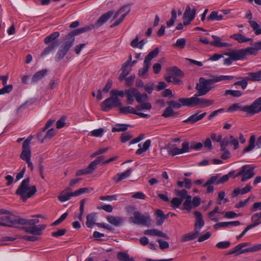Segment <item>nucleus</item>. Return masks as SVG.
<instances>
[{
    "label": "nucleus",
    "mask_w": 261,
    "mask_h": 261,
    "mask_svg": "<svg viewBox=\"0 0 261 261\" xmlns=\"http://www.w3.org/2000/svg\"><path fill=\"white\" fill-rule=\"evenodd\" d=\"M233 79L239 80L242 77H234L231 75L215 76L212 79L207 80L204 77H200L199 83H197L196 86V89L198 91L195 94V96H203L207 94L213 88L211 85L214 83L224 80H231Z\"/></svg>",
    "instance_id": "f257e3e1"
},
{
    "label": "nucleus",
    "mask_w": 261,
    "mask_h": 261,
    "mask_svg": "<svg viewBox=\"0 0 261 261\" xmlns=\"http://www.w3.org/2000/svg\"><path fill=\"white\" fill-rule=\"evenodd\" d=\"M239 109L250 116L261 112V96L255 100L251 105L242 106L240 103H233L228 109L227 112H233Z\"/></svg>",
    "instance_id": "f03ea898"
},
{
    "label": "nucleus",
    "mask_w": 261,
    "mask_h": 261,
    "mask_svg": "<svg viewBox=\"0 0 261 261\" xmlns=\"http://www.w3.org/2000/svg\"><path fill=\"white\" fill-rule=\"evenodd\" d=\"M24 218L15 215L13 212L6 210V213L0 216V226L17 227L18 225L25 223Z\"/></svg>",
    "instance_id": "7ed1b4c3"
},
{
    "label": "nucleus",
    "mask_w": 261,
    "mask_h": 261,
    "mask_svg": "<svg viewBox=\"0 0 261 261\" xmlns=\"http://www.w3.org/2000/svg\"><path fill=\"white\" fill-rule=\"evenodd\" d=\"M30 181L29 177L24 179L15 192V194L19 195L23 201H25L37 192L35 186L29 187Z\"/></svg>",
    "instance_id": "20e7f679"
},
{
    "label": "nucleus",
    "mask_w": 261,
    "mask_h": 261,
    "mask_svg": "<svg viewBox=\"0 0 261 261\" xmlns=\"http://www.w3.org/2000/svg\"><path fill=\"white\" fill-rule=\"evenodd\" d=\"M24 220L26 222H25V223L21 224V225H28L29 226L23 227V230L25 232L33 235H41L42 231L46 227V225L45 224L36 225V224L39 222V220L38 219H24Z\"/></svg>",
    "instance_id": "39448f33"
},
{
    "label": "nucleus",
    "mask_w": 261,
    "mask_h": 261,
    "mask_svg": "<svg viewBox=\"0 0 261 261\" xmlns=\"http://www.w3.org/2000/svg\"><path fill=\"white\" fill-rule=\"evenodd\" d=\"M249 243H242L233 248L231 249L228 252V254H237V255L245 253L246 252H255L261 249V243L255 245L253 246L248 247L246 249H243L244 247L249 246Z\"/></svg>",
    "instance_id": "423d86ee"
},
{
    "label": "nucleus",
    "mask_w": 261,
    "mask_h": 261,
    "mask_svg": "<svg viewBox=\"0 0 261 261\" xmlns=\"http://www.w3.org/2000/svg\"><path fill=\"white\" fill-rule=\"evenodd\" d=\"M130 223L135 224H141L144 226H149L150 224V216L148 214L142 215L139 211H135L133 216L129 218Z\"/></svg>",
    "instance_id": "0eeeda50"
},
{
    "label": "nucleus",
    "mask_w": 261,
    "mask_h": 261,
    "mask_svg": "<svg viewBox=\"0 0 261 261\" xmlns=\"http://www.w3.org/2000/svg\"><path fill=\"white\" fill-rule=\"evenodd\" d=\"M122 106V102L118 97L111 96L105 99L100 105L101 110L103 112H108L113 107L118 108Z\"/></svg>",
    "instance_id": "6e6552de"
},
{
    "label": "nucleus",
    "mask_w": 261,
    "mask_h": 261,
    "mask_svg": "<svg viewBox=\"0 0 261 261\" xmlns=\"http://www.w3.org/2000/svg\"><path fill=\"white\" fill-rule=\"evenodd\" d=\"M199 96H192L189 98L190 107L199 106L200 108H205L213 105L214 101L211 99L200 98Z\"/></svg>",
    "instance_id": "1a4fd4ad"
},
{
    "label": "nucleus",
    "mask_w": 261,
    "mask_h": 261,
    "mask_svg": "<svg viewBox=\"0 0 261 261\" xmlns=\"http://www.w3.org/2000/svg\"><path fill=\"white\" fill-rule=\"evenodd\" d=\"M220 150H225L228 145L233 146V149L236 150L239 147V143L238 139L235 138L232 135L229 137H225L220 142Z\"/></svg>",
    "instance_id": "9d476101"
},
{
    "label": "nucleus",
    "mask_w": 261,
    "mask_h": 261,
    "mask_svg": "<svg viewBox=\"0 0 261 261\" xmlns=\"http://www.w3.org/2000/svg\"><path fill=\"white\" fill-rule=\"evenodd\" d=\"M136 108L130 106L119 107V112L120 114L127 115L128 114H135L141 118H149L150 115L144 114L141 112H138Z\"/></svg>",
    "instance_id": "9b49d317"
},
{
    "label": "nucleus",
    "mask_w": 261,
    "mask_h": 261,
    "mask_svg": "<svg viewBox=\"0 0 261 261\" xmlns=\"http://www.w3.org/2000/svg\"><path fill=\"white\" fill-rule=\"evenodd\" d=\"M167 104L172 109H179L182 106L190 107L189 98H180L178 99L177 101L171 100L167 102Z\"/></svg>",
    "instance_id": "f8f14e48"
},
{
    "label": "nucleus",
    "mask_w": 261,
    "mask_h": 261,
    "mask_svg": "<svg viewBox=\"0 0 261 261\" xmlns=\"http://www.w3.org/2000/svg\"><path fill=\"white\" fill-rule=\"evenodd\" d=\"M130 11V8L128 6H124L123 7H122L114 15V18H116L119 14L122 13V12H125L123 14H122L121 16V17L118 18L117 20L115 21V22L113 23L111 27L113 28L114 27H116L118 25H119L124 19V18L125 17V16L128 14V13Z\"/></svg>",
    "instance_id": "ddd939ff"
},
{
    "label": "nucleus",
    "mask_w": 261,
    "mask_h": 261,
    "mask_svg": "<svg viewBox=\"0 0 261 261\" xmlns=\"http://www.w3.org/2000/svg\"><path fill=\"white\" fill-rule=\"evenodd\" d=\"M243 169L244 170L243 177H242L241 181H245L251 178L254 176V168L250 165H245L243 166Z\"/></svg>",
    "instance_id": "4468645a"
},
{
    "label": "nucleus",
    "mask_w": 261,
    "mask_h": 261,
    "mask_svg": "<svg viewBox=\"0 0 261 261\" xmlns=\"http://www.w3.org/2000/svg\"><path fill=\"white\" fill-rule=\"evenodd\" d=\"M194 214L196 217L194 224V231H198V232L199 233L200 229L204 225V221L203 219L202 214L200 212L195 211Z\"/></svg>",
    "instance_id": "2eb2a0df"
},
{
    "label": "nucleus",
    "mask_w": 261,
    "mask_h": 261,
    "mask_svg": "<svg viewBox=\"0 0 261 261\" xmlns=\"http://www.w3.org/2000/svg\"><path fill=\"white\" fill-rule=\"evenodd\" d=\"M225 55L231 58L234 61L242 60L245 59L244 50L243 49L232 50L226 53Z\"/></svg>",
    "instance_id": "dca6fc26"
},
{
    "label": "nucleus",
    "mask_w": 261,
    "mask_h": 261,
    "mask_svg": "<svg viewBox=\"0 0 261 261\" xmlns=\"http://www.w3.org/2000/svg\"><path fill=\"white\" fill-rule=\"evenodd\" d=\"M206 115V113L204 112L201 114L195 113L192 115L187 119L183 121V122L186 123L194 124L197 121L202 119Z\"/></svg>",
    "instance_id": "f3484780"
},
{
    "label": "nucleus",
    "mask_w": 261,
    "mask_h": 261,
    "mask_svg": "<svg viewBox=\"0 0 261 261\" xmlns=\"http://www.w3.org/2000/svg\"><path fill=\"white\" fill-rule=\"evenodd\" d=\"M113 14V12L112 11H109L102 15H101L99 19L97 20V22L94 25H92L94 26V28L95 27L98 28L101 25H102L109 19H110L111 16Z\"/></svg>",
    "instance_id": "a211bd4d"
},
{
    "label": "nucleus",
    "mask_w": 261,
    "mask_h": 261,
    "mask_svg": "<svg viewBox=\"0 0 261 261\" xmlns=\"http://www.w3.org/2000/svg\"><path fill=\"white\" fill-rule=\"evenodd\" d=\"M94 29V26L92 25H89L86 26L82 28H79L77 29H76L73 31L70 32L67 35L70 37V38L72 39H75V36H77L78 35H80V34L89 31L91 30L92 29Z\"/></svg>",
    "instance_id": "6ab92c4d"
},
{
    "label": "nucleus",
    "mask_w": 261,
    "mask_h": 261,
    "mask_svg": "<svg viewBox=\"0 0 261 261\" xmlns=\"http://www.w3.org/2000/svg\"><path fill=\"white\" fill-rule=\"evenodd\" d=\"M136 92L137 89L136 88H131L128 90H125V93L126 95L127 100L126 103L127 105H132L134 99V97L136 98Z\"/></svg>",
    "instance_id": "aec40b11"
},
{
    "label": "nucleus",
    "mask_w": 261,
    "mask_h": 261,
    "mask_svg": "<svg viewBox=\"0 0 261 261\" xmlns=\"http://www.w3.org/2000/svg\"><path fill=\"white\" fill-rule=\"evenodd\" d=\"M132 171L133 169L132 168H129L123 172L121 173H117L115 176L113 177V180L117 183L119 182L122 180L129 176Z\"/></svg>",
    "instance_id": "412c9836"
},
{
    "label": "nucleus",
    "mask_w": 261,
    "mask_h": 261,
    "mask_svg": "<svg viewBox=\"0 0 261 261\" xmlns=\"http://www.w3.org/2000/svg\"><path fill=\"white\" fill-rule=\"evenodd\" d=\"M196 13V8H193L192 10H191L190 6H187L184 13L183 19H190V20H193L195 17Z\"/></svg>",
    "instance_id": "4be33fe9"
},
{
    "label": "nucleus",
    "mask_w": 261,
    "mask_h": 261,
    "mask_svg": "<svg viewBox=\"0 0 261 261\" xmlns=\"http://www.w3.org/2000/svg\"><path fill=\"white\" fill-rule=\"evenodd\" d=\"M212 37L213 39V41L211 42V45L218 47H230L231 45L228 43H222L221 42V39L216 35H212Z\"/></svg>",
    "instance_id": "5701e85b"
},
{
    "label": "nucleus",
    "mask_w": 261,
    "mask_h": 261,
    "mask_svg": "<svg viewBox=\"0 0 261 261\" xmlns=\"http://www.w3.org/2000/svg\"><path fill=\"white\" fill-rule=\"evenodd\" d=\"M144 234L149 236H155L160 237L164 238L166 239H169L168 236L166 233H164L163 231L161 230L155 229L146 230L144 232Z\"/></svg>",
    "instance_id": "b1692460"
},
{
    "label": "nucleus",
    "mask_w": 261,
    "mask_h": 261,
    "mask_svg": "<svg viewBox=\"0 0 261 261\" xmlns=\"http://www.w3.org/2000/svg\"><path fill=\"white\" fill-rule=\"evenodd\" d=\"M48 70L44 69L38 71L34 74L32 79V83H37L44 77L47 73Z\"/></svg>",
    "instance_id": "393cba45"
},
{
    "label": "nucleus",
    "mask_w": 261,
    "mask_h": 261,
    "mask_svg": "<svg viewBox=\"0 0 261 261\" xmlns=\"http://www.w3.org/2000/svg\"><path fill=\"white\" fill-rule=\"evenodd\" d=\"M31 151L30 146H27L22 144V152L20 158L23 161L31 159Z\"/></svg>",
    "instance_id": "a878e982"
},
{
    "label": "nucleus",
    "mask_w": 261,
    "mask_h": 261,
    "mask_svg": "<svg viewBox=\"0 0 261 261\" xmlns=\"http://www.w3.org/2000/svg\"><path fill=\"white\" fill-rule=\"evenodd\" d=\"M151 141L149 139L146 140L143 145L141 144H139V148L136 150V154L137 155H140L149 149Z\"/></svg>",
    "instance_id": "bb28decb"
},
{
    "label": "nucleus",
    "mask_w": 261,
    "mask_h": 261,
    "mask_svg": "<svg viewBox=\"0 0 261 261\" xmlns=\"http://www.w3.org/2000/svg\"><path fill=\"white\" fill-rule=\"evenodd\" d=\"M156 215V224L157 225H161L167 218L164 212L161 210H157L155 213Z\"/></svg>",
    "instance_id": "cd10ccee"
},
{
    "label": "nucleus",
    "mask_w": 261,
    "mask_h": 261,
    "mask_svg": "<svg viewBox=\"0 0 261 261\" xmlns=\"http://www.w3.org/2000/svg\"><path fill=\"white\" fill-rule=\"evenodd\" d=\"M230 38L237 41L239 43H244L250 41L253 42L251 38H246L241 34H234L230 36Z\"/></svg>",
    "instance_id": "c85d7f7f"
},
{
    "label": "nucleus",
    "mask_w": 261,
    "mask_h": 261,
    "mask_svg": "<svg viewBox=\"0 0 261 261\" xmlns=\"http://www.w3.org/2000/svg\"><path fill=\"white\" fill-rule=\"evenodd\" d=\"M64 41L61 47L68 51L74 43V39H72L66 35L64 39Z\"/></svg>",
    "instance_id": "c756f323"
},
{
    "label": "nucleus",
    "mask_w": 261,
    "mask_h": 261,
    "mask_svg": "<svg viewBox=\"0 0 261 261\" xmlns=\"http://www.w3.org/2000/svg\"><path fill=\"white\" fill-rule=\"evenodd\" d=\"M199 233L198 231H194L193 232L188 233L183 235L181 238L180 242H185L187 241H190L191 240H193L196 239L199 236Z\"/></svg>",
    "instance_id": "7c9ffc66"
},
{
    "label": "nucleus",
    "mask_w": 261,
    "mask_h": 261,
    "mask_svg": "<svg viewBox=\"0 0 261 261\" xmlns=\"http://www.w3.org/2000/svg\"><path fill=\"white\" fill-rule=\"evenodd\" d=\"M166 149L169 155L174 156L175 155L182 154V151H181L180 148H179L176 147V145L174 144L170 146V145H168L166 147Z\"/></svg>",
    "instance_id": "2f4dec72"
},
{
    "label": "nucleus",
    "mask_w": 261,
    "mask_h": 261,
    "mask_svg": "<svg viewBox=\"0 0 261 261\" xmlns=\"http://www.w3.org/2000/svg\"><path fill=\"white\" fill-rule=\"evenodd\" d=\"M107 220L110 223L116 226H120L123 221L122 218L120 217H114L113 216H108Z\"/></svg>",
    "instance_id": "473e14b6"
},
{
    "label": "nucleus",
    "mask_w": 261,
    "mask_h": 261,
    "mask_svg": "<svg viewBox=\"0 0 261 261\" xmlns=\"http://www.w3.org/2000/svg\"><path fill=\"white\" fill-rule=\"evenodd\" d=\"M247 79L249 81L255 82L261 81V70L254 72H248Z\"/></svg>",
    "instance_id": "72a5a7b5"
},
{
    "label": "nucleus",
    "mask_w": 261,
    "mask_h": 261,
    "mask_svg": "<svg viewBox=\"0 0 261 261\" xmlns=\"http://www.w3.org/2000/svg\"><path fill=\"white\" fill-rule=\"evenodd\" d=\"M252 224L249 225L252 227H254L261 224V212L254 214L251 217Z\"/></svg>",
    "instance_id": "f704fd0d"
},
{
    "label": "nucleus",
    "mask_w": 261,
    "mask_h": 261,
    "mask_svg": "<svg viewBox=\"0 0 261 261\" xmlns=\"http://www.w3.org/2000/svg\"><path fill=\"white\" fill-rule=\"evenodd\" d=\"M128 66L126 64H123L121 68V73L119 76V80L120 81H123L126 76L132 70V68L127 69V68Z\"/></svg>",
    "instance_id": "c9c22d12"
},
{
    "label": "nucleus",
    "mask_w": 261,
    "mask_h": 261,
    "mask_svg": "<svg viewBox=\"0 0 261 261\" xmlns=\"http://www.w3.org/2000/svg\"><path fill=\"white\" fill-rule=\"evenodd\" d=\"M95 213H92L89 214L87 216V221L86 222V225L89 228H92L94 226L95 223Z\"/></svg>",
    "instance_id": "e433bc0d"
},
{
    "label": "nucleus",
    "mask_w": 261,
    "mask_h": 261,
    "mask_svg": "<svg viewBox=\"0 0 261 261\" xmlns=\"http://www.w3.org/2000/svg\"><path fill=\"white\" fill-rule=\"evenodd\" d=\"M95 170L90 164L88 167L85 169H80L77 171L75 173L76 176L84 174H89L92 173Z\"/></svg>",
    "instance_id": "4c0bfd02"
},
{
    "label": "nucleus",
    "mask_w": 261,
    "mask_h": 261,
    "mask_svg": "<svg viewBox=\"0 0 261 261\" xmlns=\"http://www.w3.org/2000/svg\"><path fill=\"white\" fill-rule=\"evenodd\" d=\"M243 49L244 50V53L245 57L248 55L254 56L256 55L258 51L257 47H256L255 43L253 44V47H248Z\"/></svg>",
    "instance_id": "58836bf2"
},
{
    "label": "nucleus",
    "mask_w": 261,
    "mask_h": 261,
    "mask_svg": "<svg viewBox=\"0 0 261 261\" xmlns=\"http://www.w3.org/2000/svg\"><path fill=\"white\" fill-rule=\"evenodd\" d=\"M178 114V112H174L173 109L169 106L165 109L162 116L165 118H168L172 116L175 117Z\"/></svg>",
    "instance_id": "ea45409f"
},
{
    "label": "nucleus",
    "mask_w": 261,
    "mask_h": 261,
    "mask_svg": "<svg viewBox=\"0 0 261 261\" xmlns=\"http://www.w3.org/2000/svg\"><path fill=\"white\" fill-rule=\"evenodd\" d=\"M223 19V15L219 14L218 11H212L207 17L208 21L221 20Z\"/></svg>",
    "instance_id": "a19ab883"
},
{
    "label": "nucleus",
    "mask_w": 261,
    "mask_h": 261,
    "mask_svg": "<svg viewBox=\"0 0 261 261\" xmlns=\"http://www.w3.org/2000/svg\"><path fill=\"white\" fill-rule=\"evenodd\" d=\"M136 101L139 103H142L144 102H145L147 101L148 99V97L146 93L141 94L140 92L138 91V89H137L136 92Z\"/></svg>",
    "instance_id": "79ce46f5"
},
{
    "label": "nucleus",
    "mask_w": 261,
    "mask_h": 261,
    "mask_svg": "<svg viewBox=\"0 0 261 261\" xmlns=\"http://www.w3.org/2000/svg\"><path fill=\"white\" fill-rule=\"evenodd\" d=\"M255 136L252 135L249 139V145L243 149V152H247L252 150L255 147Z\"/></svg>",
    "instance_id": "37998d69"
},
{
    "label": "nucleus",
    "mask_w": 261,
    "mask_h": 261,
    "mask_svg": "<svg viewBox=\"0 0 261 261\" xmlns=\"http://www.w3.org/2000/svg\"><path fill=\"white\" fill-rule=\"evenodd\" d=\"M60 36V33L58 32H55L47 36L44 40L45 44H47L49 43L53 42L56 39L58 38Z\"/></svg>",
    "instance_id": "c03bdc74"
},
{
    "label": "nucleus",
    "mask_w": 261,
    "mask_h": 261,
    "mask_svg": "<svg viewBox=\"0 0 261 261\" xmlns=\"http://www.w3.org/2000/svg\"><path fill=\"white\" fill-rule=\"evenodd\" d=\"M169 71L171 74L182 77L184 76V72L176 66H173L169 69Z\"/></svg>",
    "instance_id": "a18cd8bd"
},
{
    "label": "nucleus",
    "mask_w": 261,
    "mask_h": 261,
    "mask_svg": "<svg viewBox=\"0 0 261 261\" xmlns=\"http://www.w3.org/2000/svg\"><path fill=\"white\" fill-rule=\"evenodd\" d=\"M150 67V63L144 61L143 68L139 70L138 74L140 76H144L148 74L149 68Z\"/></svg>",
    "instance_id": "49530a36"
},
{
    "label": "nucleus",
    "mask_w": 261,
    "mask_h": 261,
    "mask_svg": "<svg viewBox=\"0 0 261 261\" xmlns=\"http://www.w3.org/2000/svg\"><path fill=\"white\" fill-rule=\"evenodd\" d=\"M175 194L176 196H178L179 199H181L182 201L184 199H187L188 196H191L190 195H188V191L185 189H182L181 190H174Z\"/></svg>",
    "instance_id": "de8ad7c7"
},
{
    "label": "nucleus",
    "mask_w": 261,
    "mask_h": 261,
    "mask_svg": "<svg viewBox=\"0 0 261 261\" xmlns=\"http://www.w3.org/2000/svg\"><path fill=\"white\" fill-rule=\"evenodd\" d=\"M117 257L119 261H135L133 258H129V255L125 252H119Z\"/></svg>",
    "instance_id": "09e8293b"
},
{
    "label": "nucleus",
    "mask_w": 261,
    "mask_h": 261,
    "mask_svg": "<svg viewBox=\"0 0 261 261\" xmlns=\"http://www.w3.org/2000/svg\"><path fill=\"white\" fill-rule=\"evenodd\" d=\"M159 53V49L155 48L152 51H150L148 55L145 57L144 61L150 63L151 60L156 57Z\"/></svg>",
    "instance_id": "8fccbe9b"
},
{
    "label": "nucleus",
    "mask_w": 261,
    "mask_h": 261,
    "mask_svg": "<svg viewBox=\"0 0 261 261\" xmlns=\"http://www.w3.org/2000/svg\"><path fill=\"white\" fill-rule=\"evenodd\" d=\"M72 194V192L67 193L63 191L58 196V199L61 202H65L70 199L71 197L74 196Z\"/></svg>",
    "instance_id": "3c124183"
},
{
    "label": "nucleus",
    "mask_w": 261,
    "mask_h": 261,
    "mask_svg": "<svg viewBox=\"0 0 261 261\" xmlns=\"http://www.w3.org/2000/svg\"><path fill=\"white\" fill-rule=\"evenodd\" d=\"M224 95L225 96L231 95L233 97H239L243 95V93L239 90H225Z\"/></svg>",
    "instance_id": "603ef678"
},
{
    "label": "nucleus",
    "mask_w": 261,
    "mask_h": 261,
    "mask_svg": "<svg viewBox=\"0 0 261 261\" xmlns=\"http://www.w3.org/2000/svg\"><path fill=\"white\" fill-rule=\"evenodd\" d=\"M249 23L253 29L254 33L256 35L261 34V28L259 25L255 21L250 20Z\"/></svg>",
    "instance_id": "864d4df0"
},
{
    "label": "nucleus",
    "mask_w": 261,
    "mask_h": 261,
    "mask_svg": "<svg viewBox=\"0 0 261 261\" xmlns=\"http://www.w3.org/2000/svg\"><path fill=\"white\" fill-rule=\"evenodd\" d=\"M191 196H188L187 199L185 200L183 203L182 210H186L188 212H190L192 208V203L191 201Z\"/></svg>",
    "instance_id": "5fc2aeb1"
},
{
    "label": "nucleus",
    "mask_w": 261,
    "mask_h": 261,
    "mask_svg": "<svg viewBox=\"0 0 261 261\" xmlns=\"http://www.w3.org/2000/svg\"><path fill=\"white\" fill-rule=\"evenodd\" d=\"M128 126V125L125 124H117L115 125V127L112 128V132H124L127 129Z\"/></svg>",
    "instance_id": "6e6d98bb"
},
{
    "label": "nucleus",
    "mask_w": 261,
    "mask_h": 261,
    "mask_svg": "<svg viewBox=\"0 0 261 261\" xmlns=\"http://www.w3.org/2000/svg\"><path fill=\"white\" fill-rule=\"evenodd\" d=\"M186 44V40L185 38H179L176 40V42L174 43L172 46L174 47L183 49L185 48Z\"/></svg>",
    "instance_id": "4d7b16f0"
},
{
    "label": "nucleus",
    "mask_w": 261,
    "mask_h": 261,
    "mask_svg": "<svg viewBox=\"0 0 261 261\" xmlns=\"http://www.w3.org/2000/svg\"><path fill=\"white\" fill-rule=\"evenodd\" d=\"M57 45L55 42H53L50 45H48L46 48H45L41 53V56L44 57L50 54L55 49Z\"/></svg>",
    "instance_id": "13d9d810"
},
{
    "label": "nucleus",
    "mask_w": 261,
    "mask_h": 261,
    "mask_svg": "<svg viewBox=\"0 0 261 261\" xmlns=\"http://www.w3.org/2000/svg\"><path fill=\"white\" fill-rule=\"evenodd\" d=\"M182 202L181 199H179L178 197H174L171 200V206L173 208L176 209L180 206Z\"/></svg>",
    "instance_id": "bf43d9fd"
},
{
    "label": "nucleus",
    "mask_w": 261,
    "mask_h": 261,
    "mask_svg": "<svg viewBox=\"0 0 261 261\" xmlns=\"http://www.w3.org/2000/svg\"><path fill=\"white\" fill-rule=\"evenodd\" d=\"M67 52L68 51L66 50L65 49L61 47V48L58 50V51L57 53L56 57V61H59L60 60L63 59L65 56Z\"/></svg>",
    "instance_id": "052dcab7"
},
{
    "label": "nucleus",
    "mask_w": 261,
    "mask_h": 261,
    "mask_svg": "<svg viewBox=\"0 0 261 261\" xmlns=\"http://www.w3.org/2000/svg\"><path fill=\"white\" fill-rule=\"evenodd\" d=\"M136 109L138 111H141L142 110H149L151 109V105L150 102H143L140 105H137L136 107Z\"/></svg>",
    "instance_id": "680f3d73"
},
{
    "label": "nucleus",
    "mask_w": 261,
    "mask_h": 261,
    "mask_svg": "<svg viewBox=\"0 0 261 261\" xmlns=\"http://www.w3.org/2000/svg\"><path fill=\"white\" fill-rule=\"evenodd\" d=\"M248 79L247 77L243 78L242 80L237 81L233 84L234 86H240L242 89L244 90L246 88L248 85Z\"/></svg>",
    "instance_id": "e2e57ef3"
},
{
    "label": "nucleus",
    "mask_w": 261,
    "mask_h": 261,
    "mask_svg": "<svg viewBox=\"0 0 261 261\" xmlns=\"http://www.w3.org/2000/svg\"><path fill=\"white\" fill-rule=\"evenodd\" d=\"M133 138V136L128 132L122 133L120 137L122 143H125Z\"/></svg>",
    "instance_id": "0e129e2a"
},
{
    "label": "nucleus",
    "mask_w": 261,
    "mask_h": 261,
    "mask_svg": "<svg viewBox=\"0 0 261 261\" xmlns=\"http://www.w3.org/2000/svg\"><path fill=\"white\" fill-rule=\"evenodd\" d=\"M125 93V91H119L116 89H113L111 91L110 94L111 96L114 97H118L120 96L121 97H123Z\"/></svg>",
    "instance_id": "69168bd1"
},
{
    "label": "nucleus",
    "mask_w": 261,
    "mask_h": 261,
    "mask_svg": "<svg viewBox=\"0 0 261 261\" xmlns=\"http://www.w3.org/2000/svg\"><path fill=\"white\" fill-rule=\"evenodd\" d=\"M176 19V12L175 10H173L171 12V17L170 19L167 22V25L168 27H170L173 25Z\"/></svg>",
    "instance_id": "338daca9"
},
{
    "label": "nucleus",
    "mask_w": 261,
    "mask_h": 261,
    "mask_svg": "<svg viewBox=\"0 0 261 261\" xmlns=\"http://www.w3.org/2000/svg\"><path fill=\"white\" fill-rule=\"evenodd\" d=\"M230 242L229 241H223L218 242L216 247L219 249H226L230 246Z\"/></svg>",
    "instance_id": "774afa93"
}]
</instances>
